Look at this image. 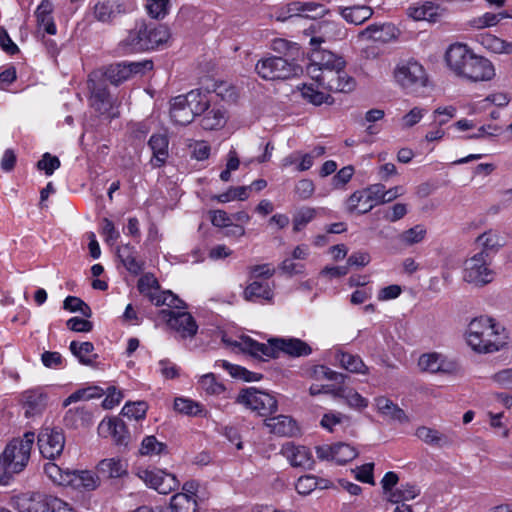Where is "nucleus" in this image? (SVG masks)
Returning a JSON list of instances; mask_svg holds the SVG:
<instances>
[{
	"label": "nucleus",
	"mask_w": 512,
	"mask_h": 512,
	"mask_svg": "<svg viewBox=\"0 0 512 512\" xmlns=\"http://www.w3.org/2000/svg\"><path fill=\"white\" fill-rule=\"evenodd\" d=\"M242 297L248 302H272L274 298V285L265 280H253L245 287Z\"/></svg>",
	"instance_id": "obj_22"
},
{
	"label": "nucleus",
	"mask_w": 512,
	"mask_h": 512,
	"mask_svg": "<svg viewBox=\"0 0 512 512\" xmlns=\"http://www.w3.org/2000/svg\"><path fill=\"white\" fill-rule=\"evenodd\" d=\"M316 455L320 460H328L337 464H345L356 458L358 451L350 444L338 442L333 445L326 444L316 447Z\"/></svg>",
	"instance_id": "obj_17"
},
{
	"label": "nucleus",
	"mask_w": 512,
	"mask_h": 512,
	"mask_svg": "<svg viewBox=\"0 0 512 512\" xmlns=\"http://www.w3.org/2000/svg\"><path fill=\"white\" fill-rule=\"evenodd\" d=\"M69 486L74 489L94 490L99 485V478L91 471L72 470Z\"/></svg>",
	"instance_id": "obj_35"
},
{
	"label": "nucleus",
	"mask_w": 512,
	"mask_h": 512,
	"mask_svg": "<svg viewBox=\"0 0 512 512\" xmlns=\"http://www.w3.org/2000/svg\"><path fill=\"white\" fill-rule=\"evenodd\" d=\"M340 14L342 17L351 24L360 25L368 20L372 14L373 10L368 6H353V7H345L339 8Z\"/></svg>",
	"instance_id": "obj_42"
},
{
	"label": "nucleus",
	"mask_w": 512,
	"mask_h": 512,
	"mask_svg": "<svg viewBox=\"0 0 512 512\" xmlns=\"http://www.w3.org/2000/svg\"><path fill=\"white\" fill-rule=\"evenodd\" d=\"M170 36L168 27L164 25L141 23L129 31L120 48L125 54L148 51L165 44Z\"/></svg>",
	"instance_id": "obj_3"
},
{
	"label": "nucleus",
	"mask_w": 512,
	"mask_h": 512,
	"mask_svg": "<svg viewBox=\"0 0 512 512\" xmlns=\"http://www.w3.org/2000/svg\"><path fill=\"white\" fill-rule=\"evenodd\" d=\"M34 439V433L27 432L23 438L13 439L6 445L2 459L8 475L20 473L27 466Z\"/></svg>",
	"instance_id": "obj_5"
},
{
	"label": "nucleus",
	"mask_w": 512,
	"mask_h": 512,
	"mask_svg": "<svg viewBox=\"0 0 512 512\" xmlns=\"http://www.w3.org/2000/svg\"><path fill=\"white\" fill-rule=\"evenodd\" d=\"M88 86L91 91V105L100 114L108 113L112 107V101L107 88L89 79Z\"/></svg>",
	"instance_id": "obj_26"
},
{
	"label": "nucleus",
	"mask_w": 512,
	"mask_h": 512,
	"mask_svg": "<svg viewBox=\"0 0 512 512\" xmlns=\"http://www.w3.org/2000/svg\"><path fill=\"white\" fill-rule=\"evenodd\" d=\"M184 308V303L180 308L162 309L160 317L167 323L170 329L174 330L181 338H193L197 331L198 325L193 316L181 310Z\"/></svg>",
	"instance_id": "obj_12"
},
{
	"label": "nucleus",
	"mask_w": 512,
	"mask_h": 512,
	"mask_svg": "<svg viewBox=\"0 0 512 512\" xmlns=\"http://www.w3.org/2000/svg\"><path fill=\"white\" fill-rule=\"evenodd\" d=\"M139 477L160 494H168L179 487L180 482L174 474L160 469H146L139 472Z\"/></svg>",
	"instance_id": "obj_16"
},
{
	"label": "nucleus",
	"mask_w": 512,
	"mask_h": 512,
	"mask_svg": "<svg viewBox=\"0 0 512 512\" xmlns=\"http://www.w3.org/2000/svg\"><path fill=\"white\" fill-rule=\"evenodd\" d=\"M280 453L294 468L310 470L314 466V458L311 450L294 442H286L282 445Z\"/></svg>",
	"instance_id": "obj_18"
},
{
	"label": "nucleus",
	"mask_w": 512,
	"mask_h": 512,
	"mask_svg": "<svg viewBox=\"0 0 512 512\" xmlns=\"http://www.w3.org/2000/svg\"><path fill=\"white\" fill-rule=\"evenodd\" d=\"M380 188L377 184L357 190L352 193L346 201V208L350 213L366 214L380 203Z\"/></svg>",
	"instance_id": "obj_14"
},
{
	"label": "nucleus",
	"mask_w": 512,
	"mask_h": 512,
	"mask_svg": "<svg viewBox=\"0 0 512 512\" xmlns=\"http://www.w3.org/2000/svg\"><path fill=\"white\" fill-rule=\"evenodd\" d=\"M52 10V4L49 1H43L35 11L38 28L49 35H54L57 31L52 17Z\"/></svg>",
	"instance_id": "obj_37"
},
{
	"label": "nucleus",
	"mask_w": 512,
	"mask_h": 512,
	"mask_svg": "<svg viewBox=\"0 0 512 512\" xmlns=\"http://www.w3.org/2000/svg\"><path fill=\"white\" fill-rule=\"evenodd\" d=\"M149 147L153 152L151 163L154 167L162 166L168 158L169 140L165 134H154L149 139Z\"/></svg>",
	"instance_id": "obj_32"
},
{
	"label": "nucleus",
	"mask_w": 512,
	"mask_h": 512,
	"mask_svg": "<svg viewBox=\"0 0 512 512\" xmlns=\"http://www.w3.org/2000/svg\"><path fill=\"white\" fill-rule=\"evenodd\" d=\"M495 74V68L492 62L476 54L465 79L471 82H484L492 80Z\"/></svg>",
	"instance_id": "obj_23"
},
{
	"label": "nucleus",
	"mask_w": 512,
	"mask_h": 512,
	"mask_svg": "<svg viewBox=\"0 0 512 512\" xmlns=\"http://www.w3.org/2000/svg\"><path fill=\"white\" fill-rule=\"evenodd\" d=\"M476 241L481 245L482 250L489 257V252H497L503 245V238L494 230H489L479 235Z\"/></svg>",
	"instance_id": "obj_51"
},
{
	"label": "nucleus",
	"mask_w": 512,
	"mask_h": 512,
	"mask_svg": "<svg viewBox=\"0 0 512 512\" xmlns=\"http://www.w3.org/2000/svg\"><path fill=\"white\" fill-rule=\"evenodd\" d=\"M255 70L265 80H284L297 76L301 72V68L296 63L277 56L260 59Z\"/></svg>",
	"instance_id": "obj_8"
},
{
	"label": "nucleus",
	"mask_w": 512,
	"mask_h": 512,
	"mask_svg": "<svg viewBox=\"0 0 512 512\" xmlns=\"http://www.w3.org/2000/svg\"><path fill=\"white\" fill-rule=\"evenodd\" d=\"M118 13L120 5L108 0H100L94 6L95 18L104 23L112 21Z\"/></svg>",
	"instance_id": "obj_45"
},
{
	"label": "nucleus",
	"mask_w": 512,
	"mask_h": 512,
	"mask_svg": "<svg viewBox=\"0 0 512 512\" xmlns=\"http://www.w3.org/2000/svg\"><path fill=\"white\" fill-rule=\"evenodd\" d=\"M200 388L209 395H219L224 392L225 387L216 380L213 373H207L199 379Z\"/></svg>",
	"instance_id": "obj_57"
},
{
	"label": "nucleus",
	"mask_w": 512,
	"mask_h": 512,
	"mask_svg": "<svg viewBox=\"0 0 512 512\" xmlns=\"http://www.w3.org/2000/svg\"><path fill=\"white\" fill-rule=\"evenodd\" d=\"M223 342L234 346L255 358H277L280 353L291 357H304L312 353V348L305 341L294 337H272L267 343H260L249 336H240L237 341H230L225 336Z\"/></svg>",
	"instance_id": "obj_1"
},
{
	"label": "nucleus",
	"mask_w": 512,
	"mask_h": 512,
	"mask_svg": "<svg viewBox=\"0 0 512 512\" xmlns=\"http://www.w3.org/2000/svg\"><path fill=\"white\" fill-rule=\"evenodd\" d=\"M127 462L120 458H106L97 465L99 475L104 478H120L127 474Z\"/></svg>",
	"instance_id": "obj_31"
},
{
	"label": "nucleus",
	"mask_w": 512,
	"mask_h": 512,
	"mask_svg": "<svg viewBox=\"0 0 512 512\" xmlns=\"http://www.w3.org/2000/svg\"><path fill=\"white\" fill-rule=\"evenodd\" d=\"M485 251H480L467 258L463 263V279L475 286H483L494 279V271Z\"/></svg>",
	"instance_id": "obj_9"
},
{
	"label": "nucleus",
	"mask_w": 512,
	"mask_h": 512,
	"mask_svg": "<svg viewBox=\"0 0 512 512\" xmlns=\"http://www.w3.org/2000/svg\"><path fill=\"white\" fill-rule=\"evenodd\" d=\"M71 471L70 469H63L53 462H48L44 466V472L47 477L59 486H69Z\"/></svg>",
	"instance_id": "obj_50"
},
{
	"label": "nucleus",
	"mask_w": 512,
	"mask_h": 512,
	"mask_svg": "<svg viewBox=\"0 0 512 512\" xmlns=\"http://www.w3.org/2000/svg\"><path fill=\"white\" fill-rule=\"evenodd\" d=\"M275 269L270 264L254 265L249 267L250 280H265L272 277Z\"/></svg>",
	"instance_id": "obj_64"
},
{
	"label": "nucleus",
	"mask_w": 512,
	"mask_h": 512,
	"mask_svg": "<svg viewBox=\"0 0 512 512\" xmlns=\"http://www.w3.org/2000/svg\"><path fill=\"white\" fill-rule=\"evenodd\" d=\"M236 403L260 416H268L277 410L275 397L254 387L242 389L236 397Z\"/></svg>",
	"instance_id": "obj_11"
},
{
	"label": "nucleus",
	"mask_w": 512,
	"mask_h": 512,
	"mask_svg": "<svg viewBox=\"0 0 512 512\" xmlns=\"http://www.w3.org/2000/svg\"><path fill=\"white\" fill-rule=\"evenodd\" d=\"M204 115L201 119V126L205 130H215L224 126L226 123L225 112L217 107L209 109V107L203 112Z\"/></svg>",
	"instance_id": "obj_43"
},
{
	"label": "nucleus",
	"mask_w": 512,
	"mask_h": 512,
	"mask_svg": "<svg viewBox=\"0 0 512 512\" xmlns=\"http://www.w3.org/2000/svg\"><path fill=\"white\" fill-rule=\"evenodd\" d=\"M333 396L336 398H343L346 403L355 409H364L368 406V400L362 397L358 392L347 389L342 386L337 387L333 390Z\"/></svg>",
	"instance_id": "obj_48"
},
{
	"label": "nucleus",
	"mask_w": 512,
	"mask_h": 512,
	"mask_svg": "<svg viewBox=\"0 0 512 512\" xmlns=\"http://www.w3.org/2000/svg\"><path fill=\"white\" fill-rule=\"evenodd\" d=\"M375 404L378 412L385 418L399 423H408L409 417L403 409L397 404L393 403L390 399L380 396L375 399Z\"/></svg>",
	"instance_id": "obj_30"
},
{
	"label": "nucleus",
	"mask_w": 512,
	"mask_h": 512,
	"mask_svg": "<svg viewBox=\"0 0 512 512\" xmlns=\"http://www.w3.org/2000/svg\"><path fill=\"white\" fill-rule=\"evenodd\" d=\"M309 29L313 34L310 40V44L313 47H317L327 41L339 39L343 35L340 24L333 21L317 22L312 24Z\"/></svg>",
	"instance_id": "obj_21"
},
{
	"label": "nucleus",
	"mask_w": 512,
	"mask_h": 512,
	"mask_svg": "<svg viewBox=\"0 0 512 512\" xmlns=\"http://www.w3.org/2000/svg\"><path fill=\"white\" fill-rule=\"evenodd\" d=\"M407 14L410 18L415 21H429L436 22L439 18L438 6L433 2H425L410 6L407 10Z\"/></svg>",
	"instance_id": "obj_36"
},
{
	"label": "nucleus",
	"mask_w": 512,
	"mask_h": 512,
	"mask_svg": "<svg viewBox=\"0 0 512 512\" xmlns=\"http://www.w3.org/2000/svg\"><path fill=\"white\" fill-rule=\"evenodd\" d=\"M25 407L27 416L38 414L45 407V397L42 394L27 392L25 394Z\"/></svg>",
	"instance_id": "obj_55"
},
{
	"label": "nucleus",
	"mask_w": 512,
	"mask_h": 512,
	"mask_svg": "<svg viewBox=\"0 0 512 512\" xmlns=\"http://www.w3.org/2000/svg\"><path fill=\"white\" fill-rule=\"evenodd\" d=\"M265 426L271 433L279 436H294L298 432L295 421L286 415L267 418Z\"/></svg>",
	"instance_id": "obj_29"
},
{
	"label": "nucleus",
	"mask_w": 512,
	"mask_h": 512,
	"mask_svg": "<svg viewBox=\"0 0 512 512\" xmlns=\"http://www.w3.org/2000/svg\"><path fill=\"white\" fill-rule=\"evenodd\" d=\"M399 30L391 23L371 24L360 32V36L367 40L387 43L396 39Z\"/></svg>",
	"instance_id": "obj_24"
},
{
	"label": "nucleus",
	"mask_w": 512,
	"mask_h": 512,
	"mask_svg": "<svg viewBox=\"0 0 512 512\" xmlns=\"http://www.w3.org/2000/svg\"><path fill=\"white\" fill-rule=\"evenodd\" d=\"M70 350L72 354L77 357L79 362L86 366L94 365L97 354L94 353V345L91 342H77L72 341L70 343Z\"/></svg>",
	"instance_id": "obj_38"
},
{
	"label": "nucleus",
	"mask_w": 512,
	"mask_h": 512,
	"mask_svg": "<svg viewBox=\"0 0 512 512\" xmlns=\"http://www.w3.org/2000/svg\"><path fill=\"white\" fill-rule=\"evenodd\" d=\"M117 255L131 274L138 275L143 270L144 262L138 259L135 248L130 244L119 246Z\"/></svg>",
	"instance_id": "obj_33"
},
{
	"label": "nucleus",
	"mask_w": 512,
	"mask_h": 512,
	"mask_svg": "<svg viewBox=\"0 0 512 512\" xmlns=\"http://www.w3.org/2000/svg\"><path fill=\"white\" fill-rule=\"evenodd\" d=\"M52 495L40 492L23 493L14 498L18 512H48Z\"/></svg>",
	"instance_id": "obj_19"
},
{
	"label": "nucleus",
	"mask_w": 512,
	"mask_h": 512,
	"mask_svg": "<svg viewBox=\"0 0 512 512\" xmlns=\"http://www.w3.org/2000/svg\"><path fill=\"white\" fill-rule=\"evenodd\" d=\"M319 68V71L336 68H345V61L342 57L326 50H314L311 55V63L307 68Z\"/></svg>",
	"instance_id": "obj_27"
},
{
	"label": "nucleus",
	"mask_w": 512,
	"mask_h": 512,
	"mask_svg": "<svg viewBox=\"0 0 512 512\" xmlns=\"http://www.w3.org/2000/svg\"><path fill=\"white\" fill-rule=\"evenodd\" d=\"M427 235L424 225L417 224L399 234L398 239L405 246H412L422 242Z\"/></svg>",
	"instance_id": "obj_53"
},
{
	"label": "nucleus",
	"mask_w": 512,
	"mask_h": 512,
	"mask_svg": "<svg viewBox=\"0 0 512 512\" xmlns=\"http://www.w3.org/2000/svg\"><path fill=\"white\" fill-rule=\"evenodd\" d=\"M396 83L405 90L426 87L428 76L425 68L415 59L400 60L393 71Z\"/></svg>",
	"instance_id": "obj_7"
},
{
	"label": "nucleus",
	"mask_w": 512,
	"mask_h": 512,
	"mask_svg": "<svg viewBox=\"0 0 512 512\" xmlns=\"http://www.w3.org/2000/svg\"><path fill=\"white\" fill-rule=\"evenodd\" d=\"M347 420L348 417L344 414L337 411H330L323 415L320 425L323 429L332 433L336 430V426L343 424Z\"/></svg>",
	"instance_id": "obj_61"
},
{
	"label": "nucleus",
	"mask_w": 512,
	"mask_h": 512,
	"mask_svg": "<svg viewBox=\"0 0 512 512\" xmlns=\"http://www.w3.org/2000/svg\"><path fill=\"white\" fill-rule=\"evenodd\" d=\"M307 73L318 86L334 92H350L355 88V80L344 68H332L319 71V68H307Z\"/></svg>",
	"instance_id": "obj_6"
},
{
	"label": "nucleus",
	"mask_w": 512,
	"mask_h": 512,
	"mask_svg": "<svg viewBox=\"0 0 512 512\" xmlns=\"http://www.w3.org/2000/svg\"><path fill=\"white\" fill-rule=\"evenodd\" d=\"M209 105L208 93L191 90L185 95H178L171 100L170 117L175 124L187 125L195 116L201 115Z\"/></svg>",
	"instance_id": "obj_4"
},
{
	"label": "nucleus",
	"mask_w": 512,
	"mask_h": 512,
	"mask_svg": "<svg viewBox=\"0 0 512 512\" xmlns=\"http://www.w3.org/2000/svg\"><path fill=\"white\" fill-rule=\"evenodd\" d=\"M145 7L152 18L162 19L169 12L170 0H146Z\"/></svg>",
	"instance_id": "obj_59"
},
{
	"label": "nucleus",
	"mask_w": 512,
	"mask_h": 512,
	"mask_svg": "<svg viewBox=\"0 0 512 512\" xmlns=\"http://www.w3.org/2000/svg\"><path fill=\"white\" fill-rule=\"evenodd\" d=\"M475 56L476 54L467 44L457 42L447 48L445 61L451 72L465 79Z\"/></svg>",
	"instance_id": "obj_13"
},
{
	"label": "nucleus",
	"mask_w": 512,
	"mask_h": 512,
	"mask_svg": "<svg viewBox=\"0 0 512 512\" xmlns=\"http://www.w3.org/2000/svg\"><path fill=\"white\" fill-rule=\"evenodd\" d=\"M92 415L84 406L75 409H69L65 416L64 422L66 426L77 428L79 426H87L91 423Z\"/></svg>",
	"instance_id": "obj_47"
},
{
	"label": "nucleus",
	"mask_w": 512,
	"mask_h": 512,
	"mask_svg": "<svg viewBox=\"0 0 512 512\" xmlns=\"http://www.w3.org/2000/svg\"><path fill=\"white\" fill-rule=\"evenodd\" d=\"M415 435L422 442L432 447L442 448L451 444V440L448 436L427 426L418 427L415 431Z\"/></svg>",
	"instance_id": "obj_34"
},
{
	"label": "nucleus",
	"mask_w": 512,
	"mask_h": 512,
	"mask_svg": "<svg viewBox=\"0 0 512 512\" xmlns=\"http://www.w3.org/2000/svg\"><path fill=\"white\" fill-rule=\"evenodd\" d=\"M142 67L143 64L137 62H121L113 64L107 68L105 77L112 84L118 85L119 83L129 79L132 74L140 72Z\"/></svg>",
	"instance_id": "obj_25"
},
{
	"label": "nucleus",
	"mask_w": 512,
	"mask_h": 512,
	"mask_svg": "<svg viewBox=\"0 0 512 512\" xmlns=\"http://www.w3.org/2000/svg\"><path fill=\"white\" fill-rule=\"evenodd\" d=\"M508 17L507 12L492 13L486 12L483 15L474 17L468 21V25L473 29H485L496 26L502 19Z\"/></svg>",
	"instance_id": "obj_49"
},
{
	"label": "nucleus",
	"mask_w": 512,
	"mask_h": 512,
	"mask_svg": "<svg viewBox=\"0 0 512 512\" xmlns=\"http://www.w3.org/2000/svg\"><path fill=\"white\" fill-rule=\"evenodd\" d=\"M335 359L339 362L340 366L345 370L358 373V374H366L367 366L364 364L363 360L358 355H353L347 352H337L335 355Z\"/></svg>",
	"instance_id": "obj_40"
},
{
	"label": "nucleus",
	"mask_w": 512,
	"mask_h": 512,
	"mask_svg": "<svg viewBox=\"0 0 512 512\" xmlns=\"http://www.w3.org/2000/svg\"><path fill=\"white\" fill-rule=\"evenodd\" d=\"M309 377L312 378L315 381H333L338 384L344 383L346 379V375L342 373H338L336 371H333L327 366L324 365H315L313 366L309 372Z\"/></svg>",
	"instance_id": "obj_46"
},
{
	"label": "nucleus",
	"mask_w": 512,
	"mask_h": 512,
	"mask_svg": "<svg viewBox=\"0 0 512 512\" xmlns=\"http://www.w3.org/2000/svg\"><path fill=\"white\" fill-rule=\"evenodd\" d=\"M316 216V210L311 207H303L299 209L293 217V230L301 231Z\"/></svg>",
	"instance_id": "obj_58"
},
{
	"label": "nucleus",
	"mask_w": 512,
	"mask_h": 512,
	"mask_svg": "<svg viewBox=\"0 0 512 512\" xmlns=\"http://www.w3.org/2000/svg\"><path fill=\"white\" fill-rule=\"evenodd\" d=\"M63 308L70 312H79L84 317H91V308L83 300L75 296H68L63 302Z\"/></svg>",
	"instance_id": "obj_60"
},
{
	"label": "nucleus",
	"mask_w": 512,
	"mask_h": 512,
	"mask_svg": "<svg viewBox=\"0 0 512 512\" xmlns=\"http://www.w3.org/2000/svg\"><path fill=\"white\" fill-rule=\"evenodd\" d=\"M174 408L179 413L188 416H197L203 412V407L200 403L188 398H176L174 401Z\"/></svg>",
	"instance_id": "obj_54"
},
{
	"label": "nucleus",
	"mask_w": 512,
	"mask_h": 512,
	"mask_svg": "<svg viewBox=\"0 0 512 512\" xmlns=\"http://www.w3.org/2000/svg\"><path fill=\"white\" fill-rule=\"evenodd\" d=\"M288 19L294 17L316 18L326 13L323 5L314 2H292L287 6Z\"/></svg>",
	"instance_id": "obj_28"
},
{
	"label": "nucleus",
	"mask_w": 512,
	"mask_h": 512,
	"mask_svg": "<svg viewBox=\"0 0 512 512\" xmlns=\"http://www.w3.org/2000/svg\"><path fill=\"white\" fill-rule=\"evenodd\" d=\"M418 366L422 371L429 373H452L456 370V363L454 361L437 352L421 355L418 360Z\"/></svg>",
	"instance_id": "obj_20"
},
{
	"label": "nucleus",
	"mask_w": 512,
	"mask_h": 512,
	"mask_svg": "<svg viewBox=\"0 0 512 512\" xmlns=\"http://www.w3.org/2000/svg\"><path fill=\"white\" fill-rule=\"evenodd\" d=\"M301 96L313 105L327 103L330 96L314 88L313 84H304L300 88Z\"/></svg>",
	"instance_id": "obj_56"
},
{
	"label": "nucleus",
	"mask_w": 512,
	"mask_h": 512,
	"mask_svg": "<svg viewBox=\"0 0 512 512\" xmlns=\"http://www.w3.org/2000/svg\"><path fill=\"white\" fill-rule=\"evenodd\" d=\"M171 512H196L197 500L189 494H175L170 500Z\"/></svg>",
	"instance_id": "obj_52"
},
{
	"label": "nucleus",
	"mask_w": 512,
	"mask_h": 512,
	"mask_svg": "<svg viewBox=\"0 0 512 512\" xmlns=\"http://www.w3.org/2000/svg\"><path fill=\"white\" fill-rule=\"evenodd\" d=\"M215 366L225 369L233 378L241 379L246 382H255L262 378L261 374L251 372L242 366L231 364L226 360L216 361Z\"/></svg>",
	"instance_id": "obj_41"
},
{
	"label": "nucleus",
	"mask_w": 512,
	"mask_h": 512,
	"mask_svg": "<svg viewBox=\"0 0 512 512\" xmlns=\"http://www.w3.org/2000/svg\"><path fill=\"white\" fill-rule=\"evenodd\" d=\"M147 412V405L143 401L126 403L122 408V415L130 419L140 420L143 419Z\"/></svg>",
	"instance_id": "obj_63"
},
{
	"label": "nucleus",
	"mask_w": 512,
	"mask_h": 512,
	"mask_svg": "<svg viewBox=\"0 0 512 512\" xmlns=\"http://www.w3.org/2000/svg\"><path fill=\"white\" fill-rule=\"evenodd\" d=\"M139 292L156 306L165 305L168 308H180L183 301L171 291H160V285L151 273L142 275L137 283Z\"/></svg>",
	"instance_id": "obj_10"
},
{
	"label": "nucleus",
	"mask_w": 512,
	"mask_h": 512,
	"mask_svg": "<svg viewBox=\"0 0 512 512\" xmlns=\"http://www.w3.org/2000/svg\"><path fill=\"white\" fill-rule=\"evenodd\" d=\"M465 336L467 344L478 353H492L507 344L505 328L495 319L487 316L471 320Z\"/></svg>",
	"instance_id": "obj_2"
},
{
	"label": "nucleus",
	"mask_w": 512,
	"mask_h": 512,
	"mask_svg": "<svg viewBox=\"0 0 512 512\" xmlns=\"http://www.w3.org/2000/svg\"><path fill=\"white\" fill-rule=\"evenodd\" d=\"M65 437L60 428L45 427L38 435L40 453L47 459H55L63 452Z\"/></svg>",
	"instance_id": "obj_15"
},
{
	"label": "nucleus",
	"mask_w": 512,
	"mask_h": 512,
	"mask_svg": "<svg viewBox=\"0 0 512 512\" xmlns=\"http://www.w3.org/2000/svg\"><path fill=\"white\" fill-rule=\"evenodd\" d=\"M166 445L159 442L155 436H146L141 443L140 453L141 455H160L164 452Z\"/></svg>",
	"instance_id": "obj_62"
},
{
	"label": "nucleus",
	"mask_w": 512,
	"mask_h": 512,
	"mask_svg": "<svg viewBox=\"0 0 512 512\" xmlns=\"http://www.w3.org/2000/svg\"><path fill=\"white\" fill-rule=\"evenodd\" d=\"M420 493L421 489L415 483H402L400 487L396 488L394 492L390 493L388 500L392 503H400L413 500L418 495H420Z\"/></svg>",
	"instance_id": "obj_44"
},
{
	"label": "nucleus",
	"mask_w": 512,
	"mask_h": 512,
	"mask_svg": "<svg viewBox=\"0 0 512 512\" xmlns=\"http://www.w3.org/2000/svg\"><path fill=\"white\" fill-rule=\"evenodd\" d=\"M479 43L488 51L496 54L512 53V42L504 41L495 35L486 33L481 34L478 38Z\"/></svg>",
	"instance_id": "obj_39"
}]
</instances>
